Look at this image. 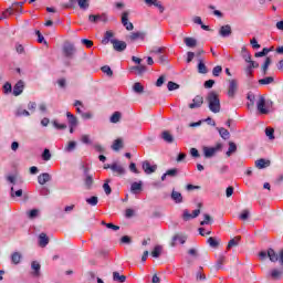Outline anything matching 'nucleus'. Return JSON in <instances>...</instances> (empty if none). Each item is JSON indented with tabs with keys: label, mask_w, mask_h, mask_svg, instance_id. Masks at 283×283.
<instances>
[{
	"label": "nucleus",
	"mask_w": 283,
	"mask_h": 283,
	"mask_svg": "<svg viewBox=\"0 0 283 283\" xmlns=\"http://www.w3.org/2000/svg\"><path fill=\"white\" fill-rule=\"evenodd\" d=\"M206 101L208 102V107L210 112H212L213 114H219L220 96L218 95V93H216V91H211L210 93H208Z\"/></svg>",
	"instance_id": "f257e3e1"
},
{
	"label": "nucleus",
	"mask_w": 283,
	"mask_h": 283,
	"mask_svg": "<svg viewBox=\"0 0 283 283\" xmlns=\"http://www.w3.org/2000/svg\"><path fill=\"white\" fill-rule=\"evenodd\" d=\"M78 6L80 10H87L90 8V0H69V3L63 4L66 10H72Z\"/></svg>",
	"instance_id": "f03ea898"
},
{
	"label": "nucleus",
	"mask_w": 283,
	"mask_h": 283,
	"mask_svg": "<svg viewBox=\"0 0 283 283\" xmlns=\"http://www.w3.org/2000/svg\"><path fill=\"white\" fill-rule=\"evenodd\" d=\"M283 277V265L281 268H273L266 274V279L271 280L272 282H279Z\"/></svg>",
	"instance_id": "7ed1b4c3"
},
{
	"label": "nucleus",
	"mask_w": 283,
	"mask_h": 283,
	"mask_svg": "<svg viewBox=\"0 0 283 283\" xmlns=\"http://www.w3.org/2000/svg\"><path fill=\"white\" fill-rule=\"evenodd\" d=\"M62 52L66 59H74V54H76V46L71 42H65Z\"/></svg>",
	"instance_id": "20e7f679"
},
{
	"label": "nucleus",
	"mask_w": 283,
	"mask_h": 283,
	"mask_svg": "<svg viewBox=\"0 0 283 283\" xmlns=\"http://www.w3.org/2000/svg\"><path fill=\"white\" fill-rule=\"evenodd\" d=\"M222 149V144H217L216 147H203V154L206 158H213L218 151Z\"/></svg>",
	"instance_id": "39448f33"
},
{
	"label": "nucleus",
	"mask_w": 283,
	"mask_h": 283,
	"mask_svg": "<svg viewBox=\"0 0 283 283\" xmlns=\"http://www.w3.org/2000/svg\"><path fill=\"white\" fill-rule=\"evenodd\" d=\"M238 92V80H229L228 96L229 98H235Z\"/></svg>",
	"instance_id": "423d86ee"
},
{
	"label": "nucleus",
	"mask_w": 283,
	"mask_h": 283,
	"mask_svg": "<svg viewBox=\"0 0 283 283\" xmlns=\"http://www.w3.org/2000/svg\"><path fill=\"white\" fill-rule=\"evenodd\" d=\"M142 168L144 169L145 174L150 175V174H156V170L158 169V165L151 163L149 160H145L142 164Z\"/></svg>",
	"instance_id": "0eeeda50"
},
{
	"label": "nucleus",
	"mask_w": 283,
	"mask_h": 283,
	"mask_svg": "<svg viewBox=\"0 0 283 283\" xmlns=\"http://www.w3.org/2000/svg\"><path fill=\"white\" fill-rule=\"evenodd\" d=\"M111 43L115 52H125L127 50V43L120 40H111Z\"/></svg>",
	"instance_id": "6e6552de"
},
{
	"label": "nucleus",
	"mask_w": 283,
	"mask_h": 283,
	"mask_svg": "<svg viewBox=\"0 0 283 283\" xmlns=\"http://www.w3.org/2000/svg\"><path fill=\"white\" fill-rule=\"evenodd\" d=\"M88 21L91 23H98V21H102L103 23H107L108 18L106 13H102V14H91L88 15Z\"/></svg>",
	"instance_id": "1a4fd4ad"
},
{
	"label": "nucleus",
	"mask_w": 283,
	"mask_h": 283,
	"mask_svg": "<svg viewBox=\"0 0 283 283\" xmlns=\"http://www.w3.org/2000/svg\"><path fill=\"white\" fill-rule=\"evenodd\" d=\"M83 169H84V175L86 176V178L84 179V185L86 189H92V186L94 185V178L92 177V175H90V168H87L86 166H83Z\"/></svg>",
	"instance_id": "9d476101"
},
{
	"label": "nucleus",
	"mask_w": 283,
	"mask_h": 283,
	"mask_svg": "<svg viewBox=\"0 0 283 283\" xmlns=\"http://www.w3.org/2000/svg\"><path fill=\"white\" fill-rule=\"evenodd\" d=\"M256 108L260 114H269V111L266 108V99L264 98V96H260L256 103Z\"/></svg>",
	"instance_id": "9b49d317"
},
{
	"label": "nucleus",
	"mask_w": 283,
	"mask_h": 283,
	"mask_svg": "<svg viewBox=\"0 0 283 283\" xmlns=\"http://www.w3.org/2000/svg\"><path fill=\"white\" fill-rule=\"evenodd\" d=\"M145 39V33L137 31L132 32L129 35H127L126 41H129L130 43H134V41H143Z\"/></svg>",
	"instance_id": "f8f14e48"
},
{
	"label": "nucleus",
	"mask_w": 283,
	"mask_h": 283,
	"mask_svg": "<svg viewBox=\"0 0 283 283\" xmlns=\"http://www.w3.org/2000/svg\"><path fill=\"white\" fill-rule=\"evenodd\" d=\"M200 216V209L193 210L192 214L189 212V210H184L182 218L185 222H188V220H193V218H198Z\"/></svg>",
	"instance_id": "ddd939ff"
},
{
	"label": "nucleus",
	"mask_w": 283,
	"mask_h": 283,
	"mask_svg": "<svg viewBox=\"0 0 283 283\" xmlns=\"http://www.w3.org/2000/svg\"><path fill=\"white\" fill-rule=\"evenodd\" d=\"M202 103H205V97L197 95L193 99L192 103L189 104L190 109H196L198 107H202Z\"/></svg>",
	"instance_id": "4468645a"
},
{
	"label": "nucleus",
	"mask_w": 283,
	"mask_h": 283,
	"mask_svg": "<svg viewBox=\"0 0 283 283\" xmlns=\"http://www.w3.org/2000/svg\"><path fill=\"white\" fill-rule=\"evenodd\" d=\"M25 87V83L23 81H19L14 86H13V96H21L23 94V90Z\"/></svg>",
	"instance_id": "2eb2a0df"
},
{
	"label": "nucleus",
	"mask_w": 283,
	"mask_h": 283,
	"mask_svg": "<svg viewBox=\"0 0 283 283\" xmlns=\"http://www.w3.org/2000/svg\"><path fill=\"white\" fill-rule=\"evenodd\" d=\"M129 72H132L133 74H138L139 76H142V74H145L147 72V66L139 64L137 66H132L129 69Z\"/></svg>",
	"instance_id": "dca6fc26"
},
{
	"label": "nucleus",
	"mask_w": 283,
	"mask_h": 283,
	"mask_svg": "<svg viewBox=\"0 0 283 283\" xmlns=\"http://www.w3.org/2000/svg\"><path fill=\"white\" fill-rule=\"evenodd\" d=\"M219 34L220 36H223V38L231 36V34H233V30L229 24H226L220 28Z\"/></svg>",
	"instance_id": "f3484780"
},
{
	"label": "nucleus",
	"mask_w": 283,
	"mask_h": 283,
	"mask_svg": "<svg viewBox=\"0 0 283 283\" xmlns=\"http://www.w3.org/2000/svg\"><path fill=\"white\" fill-rule=\"evenodd\" d=\"M48 244H50V238L48 237V234H45V232L40 233L39 235V245L44 249V247H48Z\"/></svg>",
	"instance_id": "a211bd4d"
},
{
	"label": "nucleus",
	"mask_w": 283,
	"mask_h": 283,
	"mask_svg": "<svg viewBox=\"0 0 283 283\" xmlns=\"http://www.w3.org/2000/svg\"><path fill=\"white\" fill-rule=\"evenodd\" d=\"M146 6H155V8H158L159 12L163 14L165 12V7H163V3L158 0H144Z\"/></svg>",
	"instance_id": "6ab92c4d"
},
{
	"label": "nucleus",
	"mask_w": 283,
	"mask_h": 283,
	"mask_svg": "<svg viewBox=\"0 0 283 283\" xmlns=\"http://www.w3.org/2000/svg\"><path fill=\"white\" fill-rule=\"evenodd\" d=\"M176 242H180V244H185L187 242V237L182 234H175L172 237V241L170 243V247H176Z\"/></svg>",
	"instance_id": "aec40b11"
},
{
	"label": "nucleus",
	"mask_w": 283,
	"mask_h": 283,
	"mask_svg": "<svg viewBox=\"0 0 283 283\" xmlns=\"http://www.w3.org/2000/svg\"><path fill=\"white\" fill-rule=\"evenodd\" d=\"M270 166H271V160L261 158L255 161L256 169H266V167H270Z\"/></svg>",
	"instance_id": "412c9836"
},
{
	"label": "nucleus",
	"mask_w": 283,
	"mask_h": 283,
	"mask_svg": "<svg viewBox=\"0 0 283 283\" xmlns=\"http://www.w3.org/2000/svg\"><path fill=\"white\" fill-rule=\"evenodd\" d=\"M50 180H52V176L48 172H43L38 177L39 185H45L46 182H50Z\"/></svg>",
	"instance_id": "4be33fe9"
},
{
	"label": "nucleus",
	"mask_w": 283,
	"mask_h": 283,
	"mask_svg": "<svg viewBox=\"0 0 283 283\" xmlns=\"http://www.w3.org/2000/svg\"><path fill=\"white\" fill-rule=\"evenodd\" d=\"M111 169L112 171H114L115 174H117V176H123L125 175V168L116 163L111 165Z\"/></svg>",
	"instance_id": "5701e85b"
},
{
	"label": "nucleus",
	"mask_w": 283,
	"mask_h": 283,
	"mask_svg": "<svg viewBox=\"0 0 283 283\" xmlns=\"http://www.w3.org/2000/svg\"><path fill=\"white\" fill-rule=\"evenodd\" d=\"M130 191L132 193H140V191H143V181L133 182L130 185Z\"/></svg>",
	"instance_id": "b1692460"
},
{
	"label": "nucleus",
	"mask_w": 283,
	"mask_h": 283,
	"mask_svg": "<svg viewBox=\"0 0 283 283\" xmlns=\"http://www.w3.org/2000/svg\"><path fill=\"white\" fill-rule=\"evenodd\" d=\"M66 118H67V120H69L70 127H76V125H78V118H76V117L74 116V114L67 112V113H66Z\"/></svg>",
	"instance_id": "393cba45"
},
{
	"label": "nucleus",
	"mask_w": 283,
	"mask_h": 283,
	"mask_svg": "<svg viewBox=\"0 0 283 283\" xmlns=\"http://www.w3.org/2000/svg\"><path fill=\"white\" fill-rule=\"evenodd\" d=\"M31 269L33 271L34 277H39V275H41V264L39 262L33 261L31 263Z\"/></svg>",
	"instance_id": "a878e982"
},
{
	"label": "nucleus",
	"mask_w": 283,
	"mask_h": 283,
	"mask_svg": "<svg viewBox=\"0 0 283 283\" xmlns=\"http://www.w3.org/2000/svg\"><path fill=\"white\" fill-rule=\"evenodd\" d=\"M268 258L270 262H277V260H280V255L275 253V250H273V248L268 249Z\"/></svg>",
	"instance_id": "bb28decb"
},
{
	"label": "nucleus",
	"mask_w": 283,
	"mask_h": 283,
	"mask_svg": "<svg viewBox=\"0 0 283 283\" xmlns=\"http://www.w3.org/2000/svg\"><path fill=\"white\" fill-rule=\"evenodd\" d=\"M240 240H242V237H240V235L234 237L233 239H231L228 242L227 250L229 251V249H233V247H238V244H240Z\"/></svg>",
	"instance_id": "cd10ccee"
},
{
	"label": "nucleus",
	"mask_w": 283,
	"mask_h": 283,
	"mask_svg": "<svg viewBox=\"0 0 283 283\" xmlns=\"http://www.w3.org/2000/svg\"><path fill=\"white\" fill-rule=\"evenodd\" d=\"M196 280L197 282H202L207 280V275L205 274V269L202 266H199L197 273H196Z\"/></svg>",
	"instance_id": "c85d7f7f"
},
{
	"label": "nucleus",
	"mask_w": 283,
	"mask_h": 283,
	"mask_svg": "<svg viewBox=\"0 0 283 283\" xmlns=\"http://www.w3.org/2000/svg\"><path fill=\"white\" fill-rule=\"evenodd\" d=\"M23 255L21 254V252H14L11 254V262L12 264H21V260H22Z\"/></svg>",
	"instance_id": "c756f323"
},
{
	"label": "nucleus",
	"mask_w": 283,
	"mask_h": 283,
	"mask_svg": "<svg viewBox=\"0 0 283 283\" xmlns=\"http://www.w3.org/2000/svg\"><path fill=\"white\" fill-rule=\"evenodd\" d=\"M184 43L187 45V48H196L198 45V40L195 38H185Z\"/></svg>",
	"instance_id": "7c9ffc66"
},
{
	"label": "nucleus",
	"mask_w": 283,
	"mask_h": 283,
	"mask_svg": "<svg viewBox=\"0 0 283 283\" xmlns=\"http://www.w3.org/2000/svg\"><path fill=\"white\" fill-rule=\"evenodd\" d=\"M114 40V32L112 31H106L104 34V39L102 40L103 45H107L109 41Z\"/></svg>",
	"instance_id": "2f4dec72"
},
{
	"label": "nucleus",
	"mask_w": 283,
	"mask_h": 283,
	"mask_svg": "<svg viewBox=\"0 0 283 283\" xmlns=\"http://www.w3.org/2000/svg\"><path fill=\"white\" fill-rule=\"evenodd\" d=\"M171 200H174L175 202H177V205H179L180 202H182V193H180L176 190H172Z\"/></svg>",
	"instance_id": "473e14b6"
},
{
	"label": "nucleus",
	"mask_w": 283,
	"mask_h": 283,
	"mask_svg": "<svg viewBox=\"0 0 283 283\" xmlns=\"http://www.w3.org/2000/svg\"><path fill=\"white\" fill-rule=\"evenodd\" d=\"M113 280L114 282L124 283L127 281V276L120 275V273L118 272H113Z\"/></svg>",
	"instance_id": "72a5a7b5"
},
{
	"label": "nucleus",
	"mask_w": 283,
	"mask_h": 283,
	"mask_svg": "<svg viewBox=\"0 0 283 283\" xmlns=\"http://www.w3.org/2000/svg\"><path fill=\"white\" fill-rule=\"evenodd\" d=\"M161 138H163L166 143H174V135H172L171 133H169V130L163 132Z\"/></svg>",
	"instance_id": "f704fd0d"
},
{
	"label": "nucleus",
	"mask_w": 283,
	"mask_h": 283,
	"mask_svg": "<svg viewBox=\"0 0 283 283\" xmlns=\"http://www.w3.org/2000/svg\"><path fill=\"white\" fill-rule=\"evenodd\" d=\"M120 118H123V114L120 112H115L111 116L109 122L114 124L120 123Z\"/></svg>",
	"instance_id": "c9c22d12"
},
{
	"label": "nucleus",
	"mask_w": 283,
	"mask_h": 283,
	"mask_svg": "<svg viewBox=\"0 0 283 283\" xmlns=\"http://www.w3.org/2000/svg\"><path fill=\"white\" fill-rule=\"evenodd\" d=\"M238 151V146L233 142H229V148L226 153L228 157H230L232 154H235Z\"/></svg>",
	"instance_id": "e433bc0d"
},
{
	"label": "nucleus",
	"mask_w": 283,
	"mask_h": 283,
	"mask_svg": "<svg viewBox=\"0 0 283 283\" xmlns=\"http://www.w3.org/2000/svg\"><path fill=\"white\" fill-rule=\"evenodd\" d=\"M112 149L114 151H118L119 149H123V139H120V138L115 139L112 145Z\"/></svg>",
	"instance_id": "4c0bfd02"
},
{
	"label": "nucleus",
	"mask_w": 283,
	"mask_h": 283,
	"mask_svg": "<svg viewBox=\"0 0 283 283\" xmlns=\"http://www.w3.org/2000/svg\"><path fill=\"white\" fill-rule=\"evenodd\" d=\"M198 72H199V74H207L209 72V70L207 69V65L205 64V62L202 60H199Z\"/></svg>",
	"instance_id": "58836bf2"
},
{
	"label": "nucleus",
	"mask_w": 283,
	"mask_h": 283,
	"mask_svg": "<svg viewBox=\"0 0 283 283\" xmlns=\"http://www.w3.org/2000/svg\"><path fill=\"white\" fill-rule=\"evenodd\" d=\"M227 258L224 255H219L218 260H217V264H216V269L217 271H220V269H222V266L224 265Z\"/></svg>",
	"instance_id": "ea45409f"
},
{
	"label": "nucleus",
	"mask_w": 283,
	"mask_h": 283,
	"mask_svg": "<svg viewBox=\"0 0 283 283\" xmlns=\"http://www.w3.org/2000/svg\"><path fill=\"white\" fill-rule=\"evenodd\" d=\"M274 81L275 78H273V76H268L259 80V85H271V83H274Z\"/></svg>",
	"instance_id": "a19ab883"
},
{
	"label": "nucleus",
	"mask_w": 283,
	"mask_h": 283,
	"mask_svg": "<svg viewBox=\"0 0 283 283\" xmlns=\"http://www.w3.org/2000/svg\"><path fill=\"white\" fill-rule=\"evenodd\" d=\"M133 90L136 94H143V92H145V87L143 84H140V82H136L133 86Z\"/></svg>",
	"instance_id": "79ce46f5"
},
{
	"label": "nucleus",
	"mask_w": 283,
	"mask_h": 283,
	"mask_svg": "<svg viewBox=\"0 0 283 283\" xmlns=\"http://www.w3.org/2000/svg\"><path fill=\"white\" fill-rule=\"evenodd\" d=\"M221 138H223V140H228L230 133L227 130V128L221 127V128H217Z\"/></svg>",
	"instance_id": "37998d69"
},
{
	"label": "nucleus",
	"mask_w": 283,
	"mask_h": 283,
	"mask_svg": "<svg viewBox=\"0 0 283 283\" xmlns=\"http://www.w3.org/2000/svg\"><path fill=\"white\" fill-rule=\"evenodd\" d=\"M241 56L244 59L245 63L251 62V53H249L245 48L241 50Z\"/></svg>",
	"instance_id": "c03bdc74"
},
{
	"label": "nucleus",
	"mask_w": 283,
	"mask_h": 283,
	"mask_svg": "<svg viewBox=\"0 0 283 283\" xmlns=\"http://www.w3.org/2000/svg\"><path fill=\"white\" fill-rule=\"evenodd\" d=\"M74 149H76V142H69L66 147L64 148V151L70 154L72 151H74Z\"/></svg>",
	"instance_id": "a18cd8bd"
},
{
	"label": "nucleus",
	"mask_w": 283,
	"mask_h": 283,
	"mask_svg": "<svg viewBox=\"0 0 283 283\" xmlns=\"http://www.w3.org/2000/svg\"><path fill=\"white\" fill-rule=\"evenodd\" d=\"M275 129L268 127L265 128V136H268V138H270V140H275Z\"/></svg>",
	"instance_id": "49530a36"
},
{
	"label": "nucleus",
	"mask_w": 283,
	"mask_h": 283,
	"mask_svg": "<svg viewBox=\"0 0 283 283\" xmlns=\"http://www.w3.org/2000/svg\"><path fill=\"white\" fill-rule=\"evenodd\" d=\"M160 253H163V247L156 245L151 252L153 258H160Z\"/></svg>",
	"instance_id": "de8ad7c7"
},
{
	"label": "nucleus",
	"mask_w": 283,
	"mask_h": 283,
	"mask_svg": "<svg viewBox=\"0 0 283 283\" xmlns=\"http://www.w3.org/2000/svg\"><path fill=\"white\" fill-rule=\"evenodd\" d=\"M11 12H15V14H21L23 12V8H21V4L13 3L11 7Z\"/></svg>",
	"instance_id": "09e8293b"
},
{
	"label": "nucleus",
	"mask_w": 283,
	"mask_h": 283,
	"mask_svg": "<svg viewBox=\"0 0 283 283\" xmlns=\"http://www.w3.org/2000/svg\"><path fill=\"white\" fill-rule=\"evenodd\" d=\"M21 196H23V190H14V186L11 187V198H21Z\"/></svg>",
	"instance_id": "8fccbe9b"
},
{
	"label": "nucleus",
	"mask_w": 283,
	"mask_h": 283,
	"mask_svg": "<svg viewBox=\"0 0 283 283\" xmlns=\"http://www.w3.org/2000/svg\"><path fill=\"white\" fill-rule=\"evenodd\" d=\"M109 182H112V179H106L105 184L103 185V189L106 196H109V193H112V187H109Z\"/></svg>",
	"instance_id": "3c124183"
},
{
	"label": "nucleus",
	"mask_w": 283,
	"mask_h": 283,
	"mask_svg": "<svg viewBox=\"0 0 283 283\" xmlns=\"http://www.w3.org/2000/svg\"><path fill=\"white\" fill-rule=\"evenodd\" d=\"M208 244L212 247V249H218V247H220V242H218V240H216L213 237L208 239Z\"/></svg>",
	"instance_id": "603ef678"
},
{
	"label": "nucleus",
	"mask_w": 283,
	"mask_h": 283,
	"mask_svg": "<svg viewBox=\"0 0 283 283\" xmlns=\"http://www.w3.org/2000/svg\"><path fill=\"white\" fill-rule=\"evenodd\" d=\"M87 205H90L91 207H96V205H98V197L93 196L91 198L86 199Z\"/></svg>",
	"instance_id": "864d4df0"
},
{
	"label": "nucleus",
	"mask_w": 283,
	"mask_h": 283,
	"mask_svg": "<svg viewBox=\"0 0 283 283\" xmlns=\"http://www.w3.org/2000/svg\"><path fill=\"white\" fill-rule=\"evenodd\" d=\"M269 65H271V57H266L265 62H264V64L262 66L264 75L269 74Z\"/></svg>",
	"instance_id": "5fc2aeb1"
},
{
	"label": "nucleus",
	"mask_w": 283,
	"mask_h": 283,
	"mask_svg": "<svg viewBox=\"0 0 283 283\" xmlns=\"http://www.w3.org/2000/svg\"><path fill=\"white\" fill-rule=\"evenodd\" d=\"M129 22V11H124L122 13V25H127Z\"/></svg>",
	"instance_id": "6e6d98bb"
},
{
	"label": "nucleus",
	"mask_w": 283,
	"mask_h": 283,
	"mask_svg": "<svg viewBox=\"0 0 283 283\" xmlns=\"http://www.w3.org/2000/svg\"><path fill=\"white\" fill-rule=\"evenodd\" d=\"M28 218L30 220H34V218H39V209H32L28 212Z\"/></svg>",
	"instance_id": "4d7b16f0"
},
{
	"label": "nucleus",
	"mask_w": 283,
	"mask_h": 283,
	"mask_svg": "<svg viewBox=\"0 0 283 283\" xmlns=\"http://www.w3.org/2000/svg\"><path fill=\"white\" fill-rule=\"evenodd\" d=\"M103 227H106V229H112L113 231H118L120 227L115 226L114 223H107L105 221H102Z\"/></svg>",
	"instance_id": "13d9d810"
},
{
	"label": "nucleus",
	"mask_w": 283,
	"mask_h": 283,
	"mask_svg": "<svg viewBox=\"0 0 283 283\" xmlns=\"http://www.w3.org/2000/svg\"><path fill=\"white\" fill-rule=\"evenodd\" d=\"M269 52H271V49L264 48L261 52H256V53L254 54V56H255L256 59H261L262 56H266V54H269Z\"/></svg>",
	"instance_id": "bf43d9fd"
},
{
	"label": "nucleus",
	"mask_w": 283,
	"mask_h": 283,
	"mask_svg": "<svg viewBox=\"0 0 283 283\" xmlns=\"http://www.w3.org/2000/svg\"><path fill=\"white\" fill-rule=\"evenodd\" d=\"M52 154L50 153V149L45 148L42 153V159L48 161L51 160Z\"/></svg>",
	"instance_id": "052dcab7"
},
{
	"label": "nucleus",
	"mask_w": 283,
	"mask_h": 283,
	"mask_svg": "<svg viewBox=\"0 0 283 283\" xmlns=\"http://www.w3.org/2000/svg\"><path fill=\"white\" fill-rule=\"evenodd\" d=\"M169 92H174V90H179L180 88V85H178L176 82H168V85H167Z\"/></svg>",
	"instance_id": "680f3d73"
},
{
	"label": "nucleus",
	"mask_w": 283,
	"mask_h": 283,
	"mask_svg": "<svg viewBox=\"0 0 283 283\" xmlns=\"http://www.w3.org/2000/svg\"><path fill=\"white\" fill-rule=\"evenodd\" d=\"M101 70L104 74H107L108 76H114V71H112V67L105 65V66H102Z\"/></svg>",
	"instance_id": "e2e57ef3"
},
{
	"label": "nucleus",
	"mask_w": 283,
	"mask_h": 283,
	"mask_svg": "<svg viewBox=\"0 0 283 283\" xmlns=\"http://www.w3.org/2000/svg\"><path fill=\"white\" fill-rule=\"evenodd\" d=\"M15 116H30V112H28V109L18 108L15 112Z\"/></svg>",
	"instance_id": "0e129e2a"
},
{
	"label": "nucleus",
	"mask_w": 283,
	"mask_h": 283,
	"mask_svg": "<svg viewBox=\"0 0 283 283\" xmlns=\"http://www.w3.org/2000/svg\"><path fill=\"white\" fill-rule=\"evenodd\" d=\"M166 176H169L170 178H176V176H178V169L172 168V169L167 170Z\"/></svg>",
	"instance_id": "69168bd1"
},
{
	"label": "nucleus",
	"mask_w": 283,
	"mask_h": 283,
	"mask_svg": "<svg viewBox=\"0 0 283 283\" xmlns=\"http://www.w3.org/2000/svg\"><path fill=\"white\" fill-rule=\"evenodd\" d=\"M249 216H251V212L248 209H245L241 212L239 218L240 220H249Z\"/></svg>",
	"instance_id": "338daca9"
},
{
	"label": "nucleus",
	"mask_w": 283,
	"mask_h": 283,
	"mask_svg": "<svg viewBox=\"0 0 283 283\" xmlns=\"http://www.w3.org/2000/svg\"><path fill=\"white\" fill-rule=\"evenodd\" d=\"M212 74L213 76H220V74H222V67L220 65L214 66L212 70Z\"/></svg>",
	"instance_id": "774afa93"
}]
</instances>
